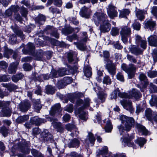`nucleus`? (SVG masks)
Here are the masks:
<instances>
[{"mask_svg": "<svg viewBox=\"0 0 157 157\" xmlns=\"http://www.w3.org/2000/svg\"><path fill=\"white\" fill-rule=\"evenodd\" d=\"M92 20L97 26L100 24V29L101 32H107L110 30L111 25L107 19L106 15L102 11L96 12L93 15Z\"/></svg>", "mask_w": 157, "mask_h": 157, "instance_id": "f257e3e1", "label": "nucleus"}, {"mask_svg": "<svg viewBox=\"0 0 157 157\" xmlns=\"http://www.w3.org/2000/svg\"><path fill=\"white\" fill-rule=\"evenodd\" d=\"M120 119L121 121V123L124 126L120 125L117 127L121 135L124 130L126 131H129L132 127L135 121L134 119L131 117H128L126 116L122 115L120 117Z\"/></svg>", "mask_w": 157, "mask_h": 157, "instance_id": "f03ea898", "label": "nucleus"}, {"mask_svg": "<svg viewBox=\"0 0 157 157\" xmlns=\"http://www.w3.org/2000/svg\"><path fill=\"white\" fill-rule=\"evenodd\" d=\"M90 101L89 98H87L85 99L84 102L81 99H78L77 101L76 104L78 106L82 105V106L81 107L78 109V113L79 114V116L80 118L84 121L87 119V113L86 112H84L83 110L89 107Z\"/></svg>", "mask_w": 157, "mask_h": 157, "instance_id": "7ed1b4c3", "label": "nucleus"}, {"mask_svg": "<svg viewBox=\"0 0 157 157\" xmlns=\"http://www.w3.org/2000/svg\"><path fill=\"white\" fill-rule=\"evenodd\" d=\"M131 33V28L128 26H124L121 27L120 34L124 43L125 44L127 42L128 38L130 37Z\"/></svg>", "mask_w": 157, "mask_h": 157, "instance_id": "20e7f679", "label": "nucleus"}, {"mask_svg": "<svg viewBox=\"0 0 157 157\" xmlns=\"http://www.w3.org/2000/svg\"><path fill=\"white\" fill-rule=\"evenodd\" d=\"M10 103V101H0V109L2 108L3 116L10 117L11 115V110L9 107Z\"/></svg>", "mask_w": 157, "mask_h": 157, "instance_id": "39448f33", "label": "nucleus"}, {"mask_svg": "<svg viewBox=\"0 0 157 157\" xmlns=\"http://www.w3.org/2000/svg\"><path fill=\"white\" fill-rule=\"evenodd\" d=\"M108 153V148L106 146H104L101 150H99V154L102 155L103 157H125L124 154H119L112 155L111 152Z\"/></svg>", "mask_w": 157, "mask_h": 157, "instance_id": "423d86ee", "label": "nucleus"}, {"mask_svg": "<svg viewBox=\"0 0 157 157\" xmlns=\"http://www.w3.org/2000/svg\"><path fill=\"white\" fill-rule=\"evenodd\" d=\"M105 68L112 76L116 73V67L110 59H108L105 62Z\"/></svg>", "mask_w": 157, "mask_h": 157, "instance_id": "0eeeda50", "label": "nucleus"}, {"mask_svg": "<svg viewBox=\"0 0 157 157\" xmlns=\"http://www.w3.org/2000/svg\"><path fill=\"white\" fill-rule=\"evenodd\" d=\"M134 138L133 135L129 136L128 134H126L122 138V143L125 146H128V147H133L135 148L134 143L132 142V140Z\"/></svg>", "mask_w": 157, "mask_h": 157, "instance_id": "6e6552de", "label": "nucleus"}, {"mask_svg": "<svg viewBox=\"0 0 157 157\" xmlns=\"http://www.w3.org/2000/svg\"><path fill=\"white\" fill-rule=\"evenodd\" d=\"M135 43L139 47L140 46L141 48L144 50L146 49L147 48V41L145 40L142 39V37L138 35H136Z\"/></svg>", "mask_w": 157, "mask_h": 157, "instance_id": "1a4fd4ad", "label": "nucleus"}, {"mask_svg": "<svg viewBox=\"0 0 157 157\" xmlns=\"http://www.w3.org/2000/svg\"><path fill=\"white\" fill-rule=\"evenodd\" d=\"M120 102L125 109L128 110L131 113H132L134 112L132 102L131 101L123 99L121 100Z\"/></svg>", "mask_w": 157, "mask_h": 157, "instance_id": "9d476101", "label": "nucleus"}, {"mask_svg": "<svg viewBox=\"0 0 157 157\" xmlns=\"http://www.w3.org/2000/svg\"><path fill=\"white\" fill-rule=\"evenodd\" d=\"M107 13L109 17L111 19H113L114 17H117L118 13L116 10V8L111 5H109L107 10Z\"/></svg>", "mask_w": 157, "mask_h": 157, "instance_id": "9b49d317", "label": "nucleus"}, {"mask_svg": "<svg viewBox=\"0 0 157 157\" xmlns=\"http://www.w3.org/2000/svg\"><path fill=\"white\" fill-rule=\"evenodd\" d=\"M41 138L44 141H50L51 142H53V136L49 133L47 130H44L41 134Z\"/></svg>", "mask_w": 157, "mask_h": 157, "instance_id": "f8f14e48", "label": "nucleus"}, {"mask_svg": "<svg viewBox=\"0 0 157 157\" xmlns=\"http://www.w3.org/2000/svg\"><path fill=\"white\" fill-rule=\"evenodd\" d=\"M91 13L90 10L84 6L81 8L79 14L82 17L87 18L89 17Z\"/></svg>", "mask_w": 157, "mask_h": 157, "instance_id": "ddd939ff", "label": "nucleus"}, {"mask_svg": "<svg viewBox=\"0 0 157 157\" xmlns=\"http://www.w3.org/2000/svg\"><path fill=\"white\" fill-rule=\"evenodd\" d=\"M129 51L132 54L137 56L142 53L143 52L138 46L131 45L129 47Z\"/></svg>", "mask_w": 157, "mask_h": 157, "instance_id": "4468645a", "label": "nucleus"}, {"mask_svg": "<svg viewBox=\"0 0 157 157\" xmlns=\"http://www.w3.org/2000/svg\"><path fill=\"white\" fill-rule=\"evenodd\" d=\"M95 140V139L93 134L91 132H89L85 141V144H86V147H89V143L92 144L93 146Z\"/></svg>", "mask_w": 157, "mask_h": 157, "instance_id": "2eb2a0df", "label": "nucleus"}, {"mask_svg": "<svg viewBox=\"0 0 157 157\" xmlns=\"http://www.w3.org/2000/svg\"><path fill=\"white\" fill-rule=\"evenodd\" d=\"M107 94L106 93L104 92H101L98 94V98H96L94 99V101L95 103H99L100 102L98 99H100L101 103L104 102L107 97Z\"/></svg>", "mask_w": 157, "mask_h": 157, "instance_id": "dca6fc26", "label": "nucleus"}, {"mask_svg": "<svg viewBox=\"0 0 157 157\" xmlns=\"http://www.w3.org/2000/svg\"><path fill=\"white\" fill-rule=\"evenodd\" d=\"M31 105L30 102L28 100L25 101L20 105V108L22 112H25L30 108Z\"/></svg>", "mask_w": 157, "mask_h": 157, "instance_id": "f3484780", "label": "nucleus"}, {"mask_svg": "<svg viewBox=\"0 0 157 157\" xmlns=\"http://www.w3.org/2000/svg\"><path fill=\"white\" fill-rule=\"evenodd\" d=\"M61 111L60 109V105L59 103H57L53 106L50 111V114L53 116L57 112Z\"/></svg>", "mask_w": 157, "mask_h": 157, "instance_id": "a211bd4d", "label": "nucleus"}, {"mask_svg": "<svg viewBox=\"0 0 157 157\" xmlns=\"http://www.w3.org/2000/svg\"><path fill=\"white\" fill-rule=\"evenodd\" d=\"M148 41L150 45L157 46V36L155 35H151L148 37Z\"/></svg>", "mask_w": 157, "mask_h": 157, "instance_id": "6ab92c4d", "label": "nucleus"}, {"mask_svg": "<svg viewBox=\"0 0 157 157\" xmlns=\"http://www.w3.org/2000/svg\"><path fill=\"white\" fill-rule=\"evenodd\" d=\"M80 145V141L77 139L71 140L68 144V146L69 148H78Z\"/></svg>", "mask_w": 157, "mask_h": 157, "instance_id": "aec40b11", "label": "nucleus"}, {"mask_svg": "<svg viewBox=\"0 0 157 157\" xmlns=\"http://www.w3.org/2000/svg\"><path fill=\"white\" fill-rule=\"evenodd\" d=\"M18 62H16L10 64L9 66L8 71L10 74L15 73L16 72L17 67L18 64Z\"/></svg>", "mask_w": 157, "mask_h": 157, "instance_id": "412c9836", "label": "nucleus"}, {"mask_svg": "<svg viewBox=\"0 0 157 157\" xmlns=\"http://www.w3.org/2000/svg\"><path fill=\"white\" fill-rule=\"evenodd\" d=\"M136 127L139 132L142 133L143 135H147L150 134L149 133V132L142 125L137 124L136 125Z\"/></svg>", "mask_w": 157, "mask_h": 157, "instance_id": "4be33fe9", "label": "nucleus"}, {"mask_svg": "<svg viewBox=\"0 0 157 157\" xmlns=\"http://www.w3.org/2000/svg\"><path fill=\"white\" fill-rule=\"evenodd\" d=\"M145 27L147 28H149L152 31L154 30L156 23L155 22L153 21L152 20H149L146 22H144Z\"/></svg>", "mask_w": 157, "mask_h": 157, "instance_id": "5701e85b", "label": "nucleus"}, {"mask_svg": "<svg viewBox=\"0 0 157 157\" xmlns=\"http://www.w3.org/2000/svg\"><path fill=\"white\" fill-rule=\"evenodd\" d=\"M130 94V95H129V96L130 97V98L134 97L135 99H138L141 96V93L135 89H133Z\"/></svg>", "mask_w": 157, "mask_h": 157, "instance_id": "b1692460", "label": "nucleus"}, {"mask_svg": "<svg viewBox=\"0 0 157 157\" xmlns=\"http://www.w3.org/2000/svg\"><path fill=\"white\" fill-rule=\"evenodd\" d=\"M52 124L54 128L56 129L58 132H61L63 131V128L61 123L57 121H53L52 122Z\"/></svg>", "mask_w": 157, "mask_h": 157, "instance_id": "393cba45", "label": "nucleus"}, {"mask_svg": "<svg viewBox=\"0 0 157 157\" xmlns=\"http://www.w3.org/2000/svg\"><path fill=\"white\" fill-rule=\"evenodd\" d=\"M145 116L149 121L152 122V118L153 115L152 114V111L150 109H147L145 111Z\"/></svg>", "mask_w": 157, "mask_h": 157, "instance_id": "a878e982", "label": "nucleus"}, {"mask_svg": "<svg viewBox=\"0 0 157 157\" xmlns=\"http://www.w3.org/2000/svg\"><path fill=\"white\" fill-rule=\"evenodd\" d=\"M19 8L17 6H13L7 10L6 11V14L8 16H11L12 14V12H16L19 10Z\"/></svg>", "mask_w": 157, "mask_h": 157, "instance_id": "bb28decb", "label": "nucleus"}, {"mask_svg": "<svg viewBox=\"0 0 157 157\" xmlns=\"http://www.w3.org/2000/svg\"><path fill=\"white\" fill-rule=\"evenodd\" d=\"M30 121L33 124L36 125H39L42 122L41 119L37 116L33 117L30 119Z\"/></svg>", "mask_w": 157, "mask_h": 157, "instance_id": "cd10ccee", "label": "nucleus"}, {"mask_svg": "<svg viewBox=\"0 0 157 157\" xmlns=\"http://www.w3.org/2000/svg\"><path fill=\"white\" fill-rule=\"evenodd\" d=\"M29 119V116L25 115L19 117L16 120V122L19 123L24 122L27 121Z\"/></svg>", "mask_w": 157, "mask_h": 157, "instance_id": "c85d7f7f", "label": "nucleus"}, {"mask_svg": "<svg viewBox=\"0 0 157 157\" xmlns=\"http://www.w3.org/2000/svg\"><path fill=\"white\" fill-rule=\"evenodd\" d=\"M58 75L59 76H63L67 75L70 74L68 70H67L66 68H63L59 69L58 71Z\"/></svg>", "mask_w": 157, "mask_h": 157, "instance_id": "c756f323", "label": "nucleus"}, {"mask_svg": "<svg viewBox=\"0 0 157 157\" xmlns=\"http://www.w3.org/2000/svg\"><path fill=\"white\" fill-rule=\"evenodd\" d=\"M113 128V126L111 124L110 120L108 119L106 125L105 127V129L106 132H111Z\"/></svg>", "mask_w": 157, "mask_h": 157, "instance_id": "7c9ffc66", "label": "nucleus"}, {"mask_svg": "<svg viewBox=\"0 0 157 157\" xmlns=\"http://www.w3.org/2000/svg\"><path fill=\"white\" fill-rule=\"evenodd\" d=\"M45 92L48 94H53L55 92L54 88L51 86H47L46 87Z\"/></svg>", "mask_w": 157, "mask_h": 157, "instance_id": "2f4dec72", "label": "nucleus"}, {"mask_svg": "<svg viewBox=\"0 0 157 157\" xmlns=\"http://www.w3.org/2000/svg\"><path fill=\"white\" fill-rule=\"evenodd\" d=\"M146 140L144 138L140 137L135 141V143L138 144L141 147H142L146 143Z\"/></svg>", "mask_w": 157, "mask_h": 157, "instance_id": "473e14b6", "label": "nucleus"}, {"mask_svg": "<svg viewBox=\"0 0 157 157\" xmlns=\"http://www.w3.org/2000/svg\"><path fill=\"white\" fill-rule=\"evenodd\" d=\"M74 31V29L71 27H70L68 28L63 29L62 33L65 35L71 33Z\"/></svg>", "mask_w": 157, "mask_h": 157, "instance_id": "72a5a7b5", "label": "nucleus"}, {"mask_svg": "<svg viewBox=\"0 0 157 157\" xmlns=\"http://www.w3.org/2000/svg\"><path fill=\"white\" fill-rule=\"evenodd\" d=\"M2 85H3L4 86L8 88V89L10 91L12 90H16L18 88L17 86L13 84L6 83L2 84Z\"/></svg>", "mask_w": 157, "mask_h": 157, "instance_id": "f704fd0d", "label": "nucleus"}, {"mask_svg": "<svg viewBox=\"0 0 157 157\" xmlns=\"http://www.w3.org/2000/svg\"><path fill=\"white\" fill-rule=\"evenodd\" d=\"M130 13V11L128 9H124L121 11L119 17L121 18L125 17L128 15Z\"/></svg>", "mask_w": 157, "mask_h": 157, "instance_id": "c9c22d12", "label": "nucleus"}, {"mask_svg": "<svg viewBox=\"0 0 157 157\" xmlns=\"http://www.w3.org/2000/svg\"><path fill=\"white\" fill-rule=\"evenodd\" d=\"M36 78V80L40 81L43 80L48 79L49 78V76L48 74H41L38 75Z\"/></svg>", "mask_w": 157, "mask_h": 157, "instance_id": "e433bc0d", "label": "nucleus"}, {"mask_svg": "<svg viewBox=\"0 0 157 157\" xmlns=\"http://www.w3.org/2000/svg\"><path fill=\"white\" fill-rule=\"evenodd\" d=\"M85 75L87 77H89L92 75V72L90 67H87L85 68L84 70Z\"/></svg>", "mask_w": 157, "mask_h": 157, "instance_id": "4c0bfd02", "label": "nucleus"}, {"mask_svg": "<svg viewBox=\"0 0 157 157\" xmlns=\"http://www.w3.org/2000/svg\"><path fill=\"white\" fill-rule=\"evenodd\" d=\"M34 108L36 111H39L41 108L42 106L39 99H37L35 101L34 104Z\"/></svg>", "mask_w": 157, "mask_h": 157, "instance_id": "58836bf2", "label": "nucleus"}, {"mask_svg": "<svg viewBox=\"0 0 157 157\" xmlns=\"http://www.w3.org/2000/svg\"><path fill=\"white\" fill-rule=\"evenodd\" d=\"M23 76V75L22 74H18L16 75H13L12 77V80L13 82H17L19 80L21 79L22 78Z\"/></svg>", "mask_w": 157, "mask_h": 157, "instance_id": "ea45409f", "label": "nucleus"}, {"mask_svg": "<svg viewBox=\"0 0 157 157\" xmlns=\"http://www.w3.org/2000/svg\"><path fill=\"white\" fill-rule=\"evenodd\" d=\"M45 17L43 15H40L36 20V22L39 24L42 25L45 21Z\"/></svg>", "mask_w": 157, "mask_h": 157, "instance_id": "a19ab883", "label": "nucleus"}, {"mask_svg": "<svg viewBox=\"0 0 157 157\" xmlns=\"http://www.w3.org/2000/svg\"><path fill=\"white\" fill-rule=\"evenodd\" d=\"M136 16L139 20L140 21L144 19V12L142 10H139L136 13Z\"/></svg>", "mask_w": 157, "mask_h": 157, "instance_id": "79ce46f5", "label": "nucleus"}, {"mask_svg": "<svg viewBox=\"0 0 157 157\" xmlns=\"http://www.w3.org/2000/svg\"><path fill=\"white\" fill-rule=\"evenodd\" d=\"M78 69V64L77 63H76L74 66H70L69 67V70H68V71L71 74L76 72L77 71Z\"/></svg>", "mask_w": 157, "mask_h": 157, "instance_id": "37998d69", "label": "nucleus"}, {"mask_svg": "<svg viewBox=\"0 0 157 157\" xmlns=\"http://www.w3.org/2000/svg\"><path fill=\"white\" fill-rule=\"evenodd\" d=\"M73 44L76 45L77 48L83 51L85 49V46L83 44L76 42H74Z\"/></svg>", "mask_w": 157, "mask_h": 157, "instance_id": "c03bdc74", "label": "nucleus"}, {"mask_svg": "<svg viewBox=\"0 0 157 157\" xmlns=\"http://www.w3.org/2000/svg\"><path fill=\"white\" fill-rule=\"evenodd\" d=\"M78 37L77 34H74L72 36H68L67 37V39L69 41L72 42L73 40H78Z\"/></svg>", "mask_w": 157, "mask_h": 157, "instance_id": "a18cd8bd", "label": "nucleus"}, {"mask_svg": "<svg viewBox=\"0 0 157 157\" xmlns=\"http://www.w3.org/2000/svg\"><path fill=\"white\" fill-rule=\"evenodd\" d=\"M119 33V29L117 28L113 27L110 32L111 34L113 36L117 35Z\"/></svg>", "mask_w": 157, "mask_h": 157, "instance_id": "49530a36", "label": "nucleus"}, {"mask_svg": "<svg viewBox=\"0 0 157 157\" xmlns=\"http://www.w3.org/2000/svg\"><path fill=\"white\" fill-rule=\"evenodd\" d=\"M103 83L106 84H110L111 83V81L108 75H105L104 77Z\"/></svg>", "mask_w": 157, "mask_h": 157, "instance_id": "de8ad7c7", "label": "nucleus"}, {"mask_svg": "<svg viewBox=\"0 0 157 157\" xmlns=\"http://www.w3.org/2000/svg\"><path fill=\"white\" fill-rule=\"evenodd\" d=\"M127 59L130 62L134 63H136L137 62V60L135 58L130 55L128 54L127 56Z\"/></svg>", "mask_w": 157, "mask_h": 157, "instance_id": "09e8293b", "label": "nucleus"}, {"mask_svg": "<svg viewBox=\"0 0 157 157\" xmlns=\"http://www.w3.org/2000/svg\"><path fill=\"white\" fill-rule=\"evenodd\" d=\"M78 96V93H74L71 95H68V97L70 101L73 103L75 101V98Z\"/></svg>", "mask_w": 157, "mask_h": 157, "instance_id": "8fccbe9b", "label": "nucleus"}, {"mask_svg": "<svg viewBox=\"0 0 157 157\" xmlns=\"http://www.w3.org/2000/svg\"><path fill=\"white\" fill-rule=\"evenodd\" d=\"M149 102L151 106H155L157 107V96L152 98Z\"/></svg>", "mask_w": 157, "mask_h": 157, "instance_id": "3c124183", "label": "nucleus"}, {"mask_svg": "<svg viewBox=\"0 0 157 157\" xmlns=\"http://www.w3.org/2000/svg\"><path fill=\"white\" fill-rule=\"evenodd\" d=\"M136 67L135 65L132 64H129L128 67V72H136Z\"/></svg>", "mask_w": 157, "mask_h": 157, "instance_id": "603ef678", "label": "nucleus"}, {"mask_svg": "<svg viewBox=\"0 0 157 157\" xmlns=\"http://www.w3.org/2000/svg\"><path fill=\"white\" fill-rule=\"evenodd\" d=\"M59 76L58 75V71L53 70L52 71L49 76V78H57Z\"/></svg>", "mask_w": 157, "mask_h": 157, "instance_id": "864d4df0", "label": "nucleus"}, {"mask_svg": "<svg viewBox=\"0 0 157 157\" xmlns=\"http://www.w3.org/2000/svg\"><path fill=\"white\" fill-rule=\"evenodd\" d=\"M64 110L69 113H71L73 111V105L72 104L67 105L65 108Z\"/></svg>", "mask_w": 157, "mask_h": 157, "instance_id": "5fc2aeb1", "label": "nucleus"}, {"mask_svg": "<svg viewBox=\"0 0 157 157\" xmlns=\"http://www.w3.org/2000/svg\"><path fill=\"white\" fill-rule=\"evenodd\" d=\"M118 95L121 98H130V97L129 96V95L127 93H122L120 92L119 90V92L117 93Z\"/></svg>", "mask_w": 157, "mask_h": 157, "instance_id": "6e6d98bb", "label": "nucleus"}, {"mask_svg": "<svg viewBox=\"0 0 157 157\" xmlns=\"http://www.w3.org/2000/svg\"><path fill=\"white\" fill-rule=\"evenodd\" d=\"M133 29L137 30H139L140 29V23L136 22L132 25Z\"/></svg>", "mask_w": 157, "mask_h": 157, "instance_id": "4d7b16f0", "label": "nucleus"}, {"mask_svg": "<svg viewBox=\"0 0 157 157\" xmlns=\"http://www.w3.org/2000/svg\"><path fill=\"white\" fill-rule=\"evenodd\" d=\"M117 79L122 82L124 81V78L123 75L121 73H118L117 75Z\"/></svg>", "mask_w": 157, "mask_h": 157, "instance_id": "13d9d810", "label": "nucleus"}, {"mask_svg": "<svg viewBox=\"0 0 157 157\" xmlns=\"http://www.w3.org/2000/svg\"><path fill=\"white\" fill-rule=\"evenodd\" d=\"M63 81L66 85L67 84L70 83L72 82V81L71 78L69 77H65L63 78Z\"/></svg>", "mask_w": 157, "mask_h": 157, "instance_id": "bf43d9fd", "label": "nucleus"}, {"mask_svg": "<svg viewBox=\"0 0 157 157\" xmlns=\"http://www.w3.org/2000/svg\"><path fill=\"white\" fill-rule=\"evenodd\" d=\"M119 92V89H116L114 90L111 94V98L112 99H116V98L117 93Z\"/></svg>", "mask_w": 157, "mask_h": 157, "instance_id": "052dcab7", "label": "nucleus"}, {"mask_svg": "<svg viewBox=\"0 0 157 157\" xmlns=\"http://www.w3.org/2000/svg\"><path fill=\"white\" fill-rule=\"evenodd\" d=\"M75 127V125L73 124H68L66 125V128L68 131H71L74 129Z\"/></svg>", "mask_w": 157, "mask_h": 157, "instance_id": "680f3d73", "label": "nucleus"}, {"mask_svg": "<svg viewBox=\"0 0 157 157\" xmlns=\"http://www.w3.org/2000/svg\"><path fill=\"white\" fill-rule=\"evenodd\" d=\"M57 85L59 89H61L64 88L66 85L63 80H62L58 82Z\"/></svg>", "mask_w": 157, "mask_h": 157, "instance_id": "e2e57ef3", "label": "nucleus"}, {"mask_svg": "<svg viewBox=\"0 0 157 157\" xmlns=\"http://www.w3.org/2000/svg\"><path fill=\"white\" fill-rule=\"evenodd\" d=\"M23 68L25 71H29L31 70L32 67L30 64L28 63H25L23 65Z\"/></svg>", "mask_w": 157, "mask_h": 157, "instance_id": "0e129e2a", "label": "nucleus"}, {"mask_svg": "<svg viewBox=\"0 0 157 157\" xmlns=\"http://www.w3.org/2000/svg\"><path fill=\"white\" fill-rule=\"evenodd\" d=\"M1 132L4 136H5L6 135H7L8 134L7 129L5 127H2L1 130Z\"/></svg>", "mask_w": 157, "mask_h": 157, "instance_id": "69168bd1", "label": "nucleus"}, {"mask_svg": "<svg viewBox=\"0 0 157 157\" xmlns=\"http://www.w3.org/2000/svg\"><path fill=\"white\" fill-rule=\"evenodd\" d=\"M95 119L94 120V121L95 123L98 122V123H100L101 120V115L98 114L96 115L95 117Z\"/></svg>", "mask_w": 157, "mask_h": 157, "instance_id": "338daca9", "label": "nucleus"}, {"mask_svg": "<svg viewBox=\"0 0 157 157\" xmlns=\"http://www.w3.org/2000/svg\"><path fill=\"white\" fill-rule=\"evenodd\" d=\"M103 56L105 59V62L108 59H109V54L108 52L105 51L103 52Z\"/></svg>", "mask_w": 157, "mask_h": 157, "instance_id": "774afa93", "label": "nucleus"}]
</instances>
